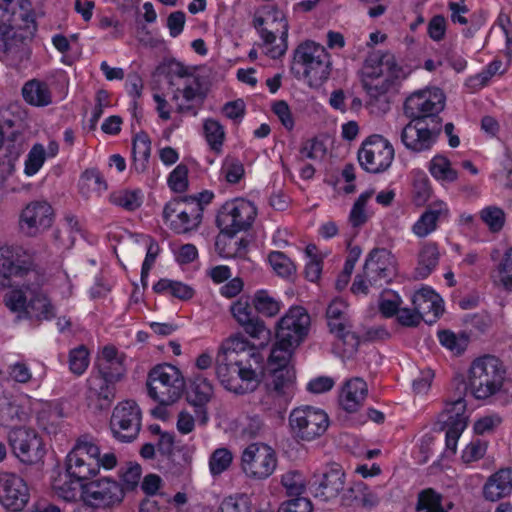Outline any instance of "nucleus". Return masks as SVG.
<instances>
[{"instance_id":"cd10ccee","label":"nucleus","mask_w":512,"mask_h":512,"mask_svg":"<svg viewBox=\"0 0 512 512\" xmlns=\"http://www.w3.org/2000/svg\"><path fill=\"white\" fill-rule=\"evenodd\" d=\"M439 256L440 253L436 244H425L418 254V265L415 269V278H427L438 264Z\"/></svg>"},{"instance_id":"c9c22d12","label":"nucleus","mask_w":512,"mask_h":512,"mask_svg":"<svg viewBox=\"0 0 512 512\" xmlns=\"http://www.w3.org/2000/svg\"><path fill=\"white\" fill-rule=\"evenodd\" d=\"M416 510H426V512H447L442 506V495L432 488L425 489L419 493Z\"/></svg>"},{"instance_id":"a878e982","label":"nucleus","mask_w":512,"mask_h":512,"mask_svg":"<svg viewBox=\"0 0 512 512\" xmlns=\"http://www.w3.org/2000/svg\"><path fill=\"white\" fill-rule=\"evenodd\" d=\"M448 210L441 201L431 204L414 224L413 231L416 235L424 237L436 228V223L442 216H447Z\"/></svg>"},{"instance_id":"20e7f679","label":"nucleus","mask_w":512,"mask_h":512,"mask_svg":"<svg viewBox=\"0 0 512 512\" xmlns=\"http://www.w3.org/2000/svg\"><path fill=\"white\" fill-rule=\"evenodd\" d=\"M363 87L371 97L385 94L403 77L402 68L391 54L369 58L365 64Z\"/></svg>"},{"instance_id":"412c9836","label":"nucleus","mask_w":512,"mask_h":512,"mask_svg":"<svg viewBox=\"0 0 512 512\" xmlns=\"http://www.w3.org/2000/svg\"><path fill=\"white\" fill-rule=\"evenodd\" d=\"M53 220V209L45 201L29 203L20 216V228L28 236H35L41 230L49 228Z\"/></svg>"},{"instance_id":"39448f33","label":"nucleus","mask_w":512,"mask_h":512,"mask_svg":"<svg viewBox=\"0 0 512 512\" xmlns=\"http://www.w3.org/2000/svg\"><path fill=\"white\" fill-rule=\"evenodd\" d=\"M184 387L185 380L174 365H157L148 374V394L161 405L167 406L176 402L181 397Z\"/></svg>"},{"instance_id":"b1692460","label":"nucleus","mask_w":512,"mask_h":512,"mask_svg":"<svg viewBox=\"0 0 512 512\" xmlns=\"http://www.w3.org/2000/svg\"><path fill=\"white\" fill-rule=\"evenodd\" d=\"M512 492V468H502L488 477L483 495L488 501H498Z\"/></svg>"},{"instance_id":"8fccbe9b","label":"nucleus","mask_w":512,"mask_h":512,"mask_svg":"<svg viewBox=\"0 0 512 512\" xmlns=\"http://www.w3.org/2000/svg\"><path fill=\"white\" fill-rule=\"evenodd\" d=\"M281 484L289 496L299 497L305 490L304 480L298 471H288L282 475Z\"/></svg>"},{"instance_id":"bf43d9fd","label":"nucleus","mask_w":512,"mask_h":512,"mask_svg":"<svg viewBox=\"0 0 512 512\" xmlns=\"http://www.w3.org/2000/svg\"><path fill=\"white\" fill-rule=\"evenodd\" d=\"M227 241L224 242V247H221L222 239L218 236L215 241V249L222 257H237L241 256L240 248H238V240L234 239L235 235H226Z\"/></svg>"},{"instance_id":"de8ad7c7","label":"nucleus","mask_w":512,"mask_h":512,"mask_svg":"<svg viewBox=\"0 0 512 512\" xmlns=\"http://www.w3.org/2000/svg\"><path fill=\"white\" fill-rule=\"evenodd\" d=\"M88 356V349L84 345L71 350L69 354L70 370L76 375L83 374L88 367Z\"/></svg>"},{"instance_id":"6ab92c4d","label":"nucleus","mask_w":512,"mask_h":512,"mask_svg":"<svg viewBox=\"0 0 512 512\" xmlns=\"http://www.w3.org/2000/svg\"><path fill=\"white\" fill-rule=\"evenodd\" d=\"M30 498L26 482L13 473L0 474V503L11 512H20Z\"/></svg>"},{"instance_id":"5fc2aeb1","label":"nucleus","mask_w":512,"mask_h":512,"mask_svg":"<svg viewBox=\"0 0 512 512\" xmlns=\"http://www.w3.org/2000/svg\"><path fill=\"white\" fill-rule=\"evenodd\" d=\"M168 184L177 193H182L188 188V168L179 164L169 175Z\"/></svg>"},{"instance_id":"ea45409f","label":"nucleus","mask_w":512,"mask_h":512,"mask_svg":"<svg viewBox=\"0 0 512 512\" xmlns=\"http://www.w3.org/2000/svg\"><path fill=\"white\" fill-rule=\"evenodd\" d=\"M431 174L441 180L455 181L457 179V171L450 167V161L444 156H436L430 164Z\"/></svg>"},{"instance_id":"09e8293b","label":"nucleus","mask_w":512,"mask_h":512,"mask_svg":"<svg viewBox=\"0 0 512 512\" xmlns=\"http://www.w3.org/2000/svg\"><path fill=\"white\" fill-rule=\"evenodd\" d=\"M499 284L506 290L512 291V248H509L498 265Z\"/></svg>"},{"instance_id":"774afa93","label":"nucleus","mask_w":512,"mask_h":512,"mask_svg":"<svg viewBox=\"0 0 512 512\" xmlns=\"http://www.w3.org/2000/svg\"><path fill=\"white\" fill-rule=\"evenodd\" d=\"M326 148L323 142L317 139H311L306 141L300 149L302 156L309 159H316L325 155Z\"/></svg>"},{"instance_id":"c756f323","label":"nucleus","mask_w":512,"mask_h":512,"mask_svg":"<svg viewBox=\"0 0 512 512\" xmlns=\"http://www.w3.org/2000/svg\"><path fill=\"white\" fill-rule=\"evenodd\" d=\"M151 153V140L146 132L137 133L132 142V154L135 169L143 172L147 167V162Z\"/></svg>"},{"instance_id":"c85d7f7f","label":"nucleus","mask_w":512,"mask_h":512,"mask_svg":"<svg viewBox=\"0 0 512 512\" xmlns=\"http://www.w3.org/2000/svg\"><path fill=\"white\" fill-rule=\"evenodd\" d=\"M294 367H271V379L268 388L278 396L285 395L295 381Z\"/></svg>"},{"instance_id":"2eb2a0df","label":"nucleus","mask_w":512,"mask_h":512,"mask_svg":"<svg viewBox=\"0 0 512 512\" xmlns=\"http://www.w3.org/2000/svg\"><path fill=\"white\" fill-rule=\"evenodd\" d=\"M310 315L302 306L291 307L277 322L276 339L299 347L309 334Z\"/></svg>"},{"instance_id":"58836bf2","label":"nucleus","mask_w":512,"mask_h":512,"mask_svg":"<svg viewBox=\"0 0 512 512\" xmlns=\"http://www.w3.org/2000/svg\"><path fill=\"white\" fill-rule=\"evenodd\" d=\"M203 128L206 140L209 143L211 149L219 152L225 138L223 126L216 120L207 119L204 122Z\"/></svg>"},{"instance_id":"4468645a","label":"nucleus","mask_w":512,"mask_h":512,"mask_svg":"<svg viewBox=\"0 0 512 512\" xmlns=\"http://www.w3.org/2000/svg\"><path fill=\"white\" fill-rule=\"evenodd\" d=\"M110 428L115 438L122 442H132L141 429V410L133 400L119 403L113 410Z\"/></svg>"},{"instance_id":"bb28decb","label":"nucleus","mask_w":512,"mask_h":512,"mask_svg":"<svg viewBox=\"0 0 512 512\" xmlns=\"http://www.w3.org/2000/svg\"><path fill=\"white\" fill-rule=\"evenodd\" d=\"M24 100L34 106H47L52 102L51 91L47 83L38 79L26 82L22 88Z\"/></svg>"},{"instance_id":"603ef678","label":"nucleus","mask_w":512,"mask_h":512,"mask_svg":"<svg viewBox=\"0 0 512 512\" xmlns=\"http://www.w3.org/2000/svg\"><path fill=\"white\" fill-rule=\"evenodd\" d=\"M46 152L41 144H35L25 162V173L29 176L39 171L45 161Z\"/></svg>"},{"instance_id":"f3484780","label":"nucleus","mask_w":512,"mask_h":512,"mask_svg":"<svg viewBox=\"0 0 512 512\" xmlns=\"http://www.w3.org/2000/svg\"><path fill=\"white\" fill-rule=\"evenodd\" d=\"M24 22L23 26H19L13 34L9 35L8 50L6 60L18 65L28 60L31 54L30 43L32 42L37 31L35 19L28 13L21 14Z\"/></svg>"},{"instance_id":"6e6552de","label":"nucleus","mask_w":512,"mask_h":512,"mask_svg":"<svg viewBox=\"0 0 512 512\" xmlns=\"http://www.w3.org/2000/svg\"><path fill=\"white\" fill-rule=\"evenodd\" d=\"M253 26L260 34L264 41V44L269 45L275 42L276 33L281 32V44L272 47L268 50V55L273 58H280L283 56L288 48V22L285 14L277 9L271 7L266 12V16H255L253 20Z\"/></svg>"},{"instance_id":"6e6d98bb","label":"nucleus","mask_w":512,"mask_h":512,"mask_svg":"<svg viewBox=\"0 0 512 512\" xmlns=\"http://www.w3.org/2000/svg\"><path fill=\"white\" fill-rule=\"evenodd\" d=\"M170 499L164 495L146 497L140 504V512H169L165 504L169 503Z\"/></svg>"},{"instance_id":"0eeeda50","label":"nucleus","mask_w":512,"mask_h":512,"mask_svg":"<svg viewBox=\"0 0 512 512\" xmlns=\"http://www.w3.org/2000/svg\"><path fill=\"white\" fill-rule=\"evenodd\" d=\"M99 454V447L89 441L86 435L79 437L66 459L68 477L89 480L97 475L100 463Z\"/></svg>"},{"instance_id":"9d476101","label":"nucleus","mask_w":512,"mask_h":512,"mask_svg":"<svg viewBox=\"0 0 512 512\" xmlns=\"http://www.w3.org/2000/svg\"><path fill=\"white\" fill-rule=\"evenodd\" d=\"M29 301L22 289H15L5 295L6 306L19 312L17 318L27 317L36 321L48 320L54 316L53 306L49 299L40 293H31Z\"/></svg>"},{"instance_id":"72a5a7b5","label":"nucleus","mask_w":512,"mask_h":512,"mask_svg":"<svg viewBox=\"0 0 512 512\" xmlns=\"http://www.w3.org/2000/svg\"><path fill=\"white\" fill-rule=\"evenodd\" d=\"M412 302L415 309H432L435 317H438V315L444 310L440 304L441 299L439 295L429 288L419 290L414 295Z\"/></svg>"},{"instance_id":"c03bdc74","label":"nucleus","mask_w":512,"mask_h":512,"mask_svg":"<svg viewBox=\"0 0 512 512\" xmlns=\"http://www.w3.org/2000/svg\"><path fill=\"white\" fill-rule=\"evenodd\" d=\"M373 193V190L366 191L365 193H362L355 201L349 216V221L353 227H359L367 221L365 206L368 200L372 197Z\"/></svg>"},{"instance_id":"864d4df0","label":"nucleus","mask_w":512,"mask_h":512,"mask_svg":"<svg viewBox=\"0 0 512 512\" xmlns=\"http://www.w3.org/2000/svg\"><path fill=\"white\" fill-rule=\"evenodd\" d=\"M355 491L353 488H349L343 496V502L345 505L361 506L364 508H372L378 503V498L372 492L366 491L362 493L361 497L354 495Z\"/></svg>"},{"instance_id":"1a4fd4ad","label":"nucleus","mask_w":512,"mask_h":512,"mask_svg":"<svg viewBox=\"0 0 512 512\" xmlns=\"http://www.w3.org/2000/svg\"><path fill=\"white\" fill-rule=\"evenodd\" d=\"M289 426L297 441H312L325 433L328 415L311 407L295 408L289 416Z\"/></svg>"},{"instance_id":"9b49d317","label":"nucleus","mask_w":512,"mask_h":512,"mask_svg":"<svg viewBox=\"0 0 512 512\" xmlns=\"http://www.w3.org/2000/svg\"><path fill=\"white\" fill-rule=\"evenodd\" d=\"M256 216V208L248 201L235 200L226 202L216 217V225L222 235H235L247 230Z\"/></svg>"},{"instance_id":"ddd939ff","label":"nucleus","mask_w":512,"mask_h":512,"mask_svg":"<svg viewBox=\"0 0 512 512\" xmlns=\"http://www.w3.org/2000/svg\"><path fill=\"white\" fill-rule=\"evenodd\" d=\"M394 158L392 145L380 135L368 137L358 152L361 167L370 173H380L388 169Z\"/></svg>"},{"instance_id":"f257e3e1","label":"nucleus","mask_w":512,"mask_h":512,"mask_svg":"<svg viewBox=\"0 0 512 512\" xmlns=\"http://www.w3.org/2000/svg\"><path fill=\"white\" fill-rule=\"evenodd\" d=\"M445 95L439 88L412 93L404 102V114L411 121L402 129L401 141L410 150L421 152L429 149L441 133Z\"/></svg>"},{"instance_id":"7c9ffc66","label":"nucleus","mask_w":512,"mask_h":512,"mask_svg":"<svg viewBox=\"0 0 512 512\" xmlns=\"http://www.w3.org/2000/svg\"><path fill=\"white\" fill-rule=\"evenodd\" d=\"M213 394V387L211 383L204 377L195 376L190 384V389L187 393V400L192 405H206Z\"/></svg>"},{"instance_id":"f03ea898","label":"nucleus","mask_w":512,"mask_h":512,"mask_svg":"<svg viewBox=\"0 0 512 512\" xmlns=\"http://www.w3.org/2000/svg\"><path fill=\"white\" fill-rule=\"evenodd\" d=\"M505 369L495 356L485 355L472 362L469 370L468 386L461 381L464 390L469 388L477 399H487L496 394L503 386Z\"/></svg>"},{"instance_id":"79ce46f5","label":"nucleus","mask_w":512,"mask_h":512,"mask_svg":"<svg viewBox=\"0 0 512 512\" xmlns=\"http://www.w3.org/2000/svg\"><path fill=\"white\" fill-rule=\"evenodd\" d=\"M115 384V382L104 381L102 377L100 378L99 388L95 389L98 410H106L111 406L116 396Z\"/></svg>"},{"instance_id":"13d9d810","label":"nucleus","mask_w":512,"mask_h":512,"mask_svg":"<svg viewBox=\"0 0 512 512\" xmlns=\"http://www.w3.org/2000/svg\"><path fill=\"white\" fill-rule=\"evenodd\" d=\"M465 410L466 403L462 396H459L457 399L447 403L445 411L449 414L447 419L449 426L457 420H463L467 424V417L464 416Z\"/></svg>"},{"instance_id":"338daca9","label":"nucleus","mask_w":512,"mask_h":512,"mask_svg":"<svg viewBox=\"0 0 512 512\" xmlns=\"http://www.w3.org/2000/svg\"><path fill=\"white\" fill-rule=\"evenodd\" d=\"M397 321L406 327H416L422 320L421 309H399L397 313Z\"/></svg>"},{"instance_id":"e2e57ef3","label":"nucleus","mask_w":512,"mask_h":512,"mask_svg":"<svg viewBox=\"0 0 512 512\" xmlns=\"http://www.w3.org/2000/svg\"><path fill=\"white\" fill-rule=\"evenodd\" d=\"M226 351H233L236 355H240V359L248 356H254L255 353L252 352L251 348L247 347V343L238 336L230 337L227 339L221 346Z\"/></svg>"},{"instance_id":"393cba45","label":"nucleus","mask_w":512,"mask_h":512,"mask_svg":"<svg viewBox=\"0 0 512 512\" xmlns=\"http://www.w3.org/2000/svg\"><path fill=\"white\" fill-rule=\"evenodd\" d=\"M368 393L366 382L361 378L347 381L339 397V403L349 413L358 410Z\"/></svg>"},{"instance_id":"37998d69","label":"nucleus","mask_w":512,"mask_h":512,"mask_svg":"<svg viewBox=\"0 0 512 512\" xmlns=\"http://www.w3.org/2000/svg\"><path fill=\"white\" fill-rule=\"evenodd\" d=\"M268 259L274 271L281 277H289L296 271L293 262L282 252L273 251Z\"/></svg>"},{"instance_id":"680f3d73","label":"nucleus","mask_w":512,"mask_h":512,"mask_svg":"<svg viewBox=\"0 0 512 512\" xmlns=\"http://www.w3.org/2000/svg\"><path fill=\"white\" fill-rule=\"evenodd\" d=\"M465 427L466 423L463 420H457L446 431V449L452 454L456 453L457 441Z\"/></svg>"},{"instance_id":"69168bd1","label":"nucleus","mask_w":512,"mask_h":512,"mask_svg":"<svg viewBox=\"0 0 512 512\" xmlns=\"http://www.w3.org/2000/svg\"><path fill=\"white\" fill-rule=\"evenodd\" d=\"M486 448V443H483L480 440L472 441L463 451L462 460L465 463L477 461L485 455Z\"/></svg>"},{"instance_id":"4be33fe9","label":"nucleus","mask_w":512,"mask_h":512,"mask_svg":"<svg viewBox=\"0 0 512 512\" xmlns=\"http://www.w3.org/2000/svg\"><path fill=\"white\" fill-rule=\"evenodd\" d=\"M30 268L18 263L17 254L11 247L0 248V289L13 286V278L22 277Z\"/></svg>"},{"instance_id":"aec40b11","label":"nucleus","mask_w":512,"mask_h":512,"mask_svg":"<svg viewBox=\"0 0 512 512\" xmlns=\"http://www.w3.org/2000/svg\"><path fill=\"white\" fill-rule=\"evenodd\" d=\"M85 500L92 506L112 507L122 502L123 486L110 478L92 481L84 486Z\"/></svg>"},{"instance_id":"052dcab7","label":"nucleus","mask_w":512,"mask_h":512,"mask_svg":"<svg viewBox=\"0 0 512 512\" xmlns=\"http://www.w3.org/2000/svg\"><path fill=\"white\" fill-rule=\"evenodd\" d=\"M313 506L309 499L296 497L283 502L277 512H312Z\"/></svg>"},{"instance_id":"e433bc0d","label":"nucleus","mask_w":512,"mask_h":512,"mask_svg":"<svg viewBox=\"0 0 512 512\" xmlns=\"http://www.w3.org/2000/svg\"><path fill=\"white\" fill-rule=\"evenodd\" d=\"M82 481L73 477H69V480L66 481L56 479L53 483V489L59 497L65 501L72 502L77 499L79 487L84 490L85 485L81 484Z\"/></svg>"},{"instance_id":"2f4dec72","label":"nucleus","mask_w":512,"mask_h":512,"mask_svg":"<svg viewBox=\"0 0 512 512\" xmlns=\"http://www.w3.org/2000/svg\"><path fill=\"white\" fill-rule=\"evenodd\" d=\"M202 212L201 204H195L190 213L182 209L177 214L178 221L171 222L172 229L177 233H187L197 228L202 220Z\"/></svg>"},{"instance_id":"a18cd8bd","label":"nucleus","mask_w":512,"mask_h":512,"mask_svg":"<svg viewBox=\"0 0 512 512\" xmlns=\"http://www.w3.org/2000/svg\"><path fill=\"white\" fill-rule=\"evenodd\" d=\"M250 499L245 494L226 497L217 512H250Z\"/></svg>"},{"instance_id":"f704fd0d","label":"nucleus","mask_w":512,"mask_h":512,"mask_svg":"<svg viewBox=\"0 0 512 512\" xmlns=\"http://www.w3.org/2000/svg\"><path fill=\"white\" fill-rule=\"evenodd\" d=\"M19 405L12 399L1 395L0 396V425L12 426L22 421V415Z\"/></svg>"},{"instance_id":"dca6fc26","label":"nucleus","mask_w":512,"mask_h":512,"mask_svg":"<svg viewBox=\"0 0 512 512\" xmlns=\"http://www.w3.org/2000/svg\"><path fill=\"white\" fill-rule=\"evenodd\" d=\"M8 441L15 456L23 463H37L45 454L42 438L32 429L14 428L9 432Z\"/></svg>"},{"instance_id":"0e129e2a","label":"nucleus","mask_w":512,"mask_h":512,"mask_svg":"<svg viewBox=\"0 0 512 512\" xmlns=\"http://www.w3.org/2000/svg\"><path fill=\"white\" fill-rule=\"evenodd\" d=\"M141 466L139 464H131L125 472L122 473L121 478L124 483V492L127 490H134L141 478Z\"/></svg>"},{"instance_id":"423d86ee","label":"nucleus","mask_w":512,"mask_h":512,"mask_svg":"<svg viewBox=\"0 0 512 512\" xmlns=\"http://www.w3.org/2000/svg\"><path fill=\"white\" fill-rule=\"evenodd\" d=\"M294 61L304 66V77L310 87H319L330 74V60L325 48L313 41L298 45Z\"/></svg>"},{"instance_id":"4c0bfd02","label":"nucleus","mask_w":512,"mask_h":512,"mask_svg":"<svg viewBox=\"0 0 512 512\" xmlns=\"http://www.w3.org/2000/svg\"><path fill=\"white\" fill-rule=\"evenodd\" d=\"M480 218L492 233H498L502 230L505 224L506 215L501 208L497 206H488L481 210Z\"/></svg>"},{"instance_id":"a211bd4d","label":"nucleus","mask_w":512,"mask_h":512,"mask_svg":"<svg viewBox=\"0 0 512 512\" xmlns=\"http://www.w3.org/2000/svg\"><path fill=\"white\" fill-rule=\"evenodd\" d=\"M364 275L370 285L382 286L395 275V259L386 248H374L364 264Z\"/></svg>"},{"instance_id":"5701e85b","label":"nucleus","mask_w":512,"mask_h":512,"mask_svg":"<svg viewBox=\"0 0 512 512\" xmlns=\"http://www.w3.org/2000/svg\"><path fill=\"white\" fill-rule=\"evenodd\" d=\"M345 485V473L339 464H330L322 473L318 481L316 496L323 497L324 500L335 498Z\"/></svg>"},{"instance_id":"4d7b16f0","label":"nucleus","mask_w":512,"mask_h":512,"mask_svg":"<svg viewBox=\"0 0 512 512\" xmlns=\"http://www.w3.org/2000/svg\"><path fill=\"white\" fill-rule=\"evenodd\" d=\"M432 189L429 180L425 177L418 178L413 185V201L417 206L424 205L431 197Z\"/></svg>"},{"instance_id":"7ed1b4c3","label":"nucleus","mask_w":512,"mask_h":512,"mask_svg":"<svg viewBox=\"0 0 512 512\" xmlns=\"http://www.w3.org/2000/svg\"><path fill=\"white\" fill-rule=\"evenodd\" d=\"M254 307H251L248 299L240 298L231 306V313L236 321L244 328L245 332L253 338L260 339L264 334H269L264 322L257 313L266 316H275L279 310V303L270 297L266 291H258L254 298Z\"/></svg>"},{"instance_id":"3c124183","label":"nucleus","mask_w":512,"mask_h":512,"mask_svg":"<svg viewBox=\"0 0 512 512\" xmlns=\"http://www.w3.org/2000/svg\"><path fill=\"white\" fill-rule=\"evenodd\" d=\"M123 362L124 360L120 359L119 361H114L108 365L98 364L100 377H102L104 381L117 383L124 377L126 372Z\"/></svg>"},{"instance_id":"49530a36","label":"nucleus","mask_w":512,"mask_h":512,"mask_svg":"<svg viewBox=\"0 0 512 512\" xmlns=\"http://www.w3.org/2000/svg\"><path fill=\"white\" fill-rule=\"evenodd\" d=\"M233 456L232 453L226 448L216 449L209 461L210 471L213 475H219L229 468Z\"/></svg>"},{"instance_id":"473e14b6","label":"nucleus","mask_w":512,"mask_h":512,"mask_svg":"<svg viewBox=\"0 0 512 512\" xmlns=\"http://www.w3.org/2000/svg\"><path fill=\"white\" fill-rule=\"evenodd\" d=\"M297 346L282 343L281 339H276L269 356L270 367H294L290 364L291 358Z\"/></svg>"},{"instance_id":"a19ab883","label":"nucleus","mask_w":512,"mask_h":512,"mask_svg":"<svg viewBox=\"0 0 512 512\" xmlns=\"http://www.w3.org/2000/svg\"><path fill=\"white\" fill-rule=\"evenodd\" d=\"M442 444L431 436H425L421 442L420 453L422 463H427L429 460L433 461V464H438L442 458Z\"/></svg>"},{"instance_id":"f8f14e48","label":"nucleus","mask_w":512,"mask_h":512,"mask_svg":"<svg viewBox=\"0 0 512 512\" xmlns=\"http://www.w3.org/2000/svg\"><path fill=\"white\" fill-rule=\"evenodd\" d=\"M275 451L263 443H252L242 453L241 467L249 478L263 480L276 469Z\"/></svg>"}]
</instances>
